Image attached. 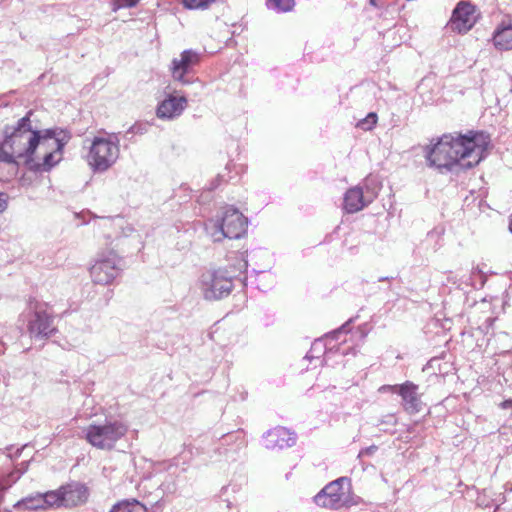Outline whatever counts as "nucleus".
Wrapping results in <instances>:
<instances>
[{
    "instance_id": "f257e3e1",
    "label": "nucleus",
    "mask_w": 512,
    "mask_h": 512,
    "mask_svg": "<svg viewBox=\"0 0 512 512\" xmlns=\"http://www.w3.org/2000/svg\"><path fill=\"white\" fill-rule=\"evenodd\" d=\"M488 145L489 137L483 132L445 134L427 148L426 161L441 173L452 172L457 167L470 169L484 159Z\"/></svg>"
},
{
    "instance_id": "f03ea898",
    "label": "nucleus",
    "mask_w": 512,
    "mask_h": 512,
    "mask_svg": "<svg viewBox=\"0 0 512 512\" xmlns=\"http://www.w3.org/2000/svg\"><path fill=\"white\" fill-rule=\"evenodd\" d=\"M70 136L59 128L44 129V132H34L28 138L27 148L21 155L25 156V161H33L37 148L45 149V154L41 163L35 164L37 171H50L63 158V150L68 143Z\"/></svg>"
},
{
    "instance_id": "7ed1b4c3",
    "label": "nucleus",
    "mask_w": 512,
    "mask_h": 512,
    "mask_svg": "<svg viewBox=\"0 0 512 512\" xmlns=\"http://www.w3.org/2000/svg\"><path fill=\"white\" fill-rule=\"evenodd\" d=\"M248 219L236 208L228 206L222 216L216 221H210L207 225L210 236L214 242H220L224 238L240 239L246 234Z\"/></svg>"
},
{
    "instance_id": "20e7f679",
    "label": "nucleus",
    "mask_w": 512,
    "mask_h": 512,
    "mask_svg": "<svg viewBox=\"0 0 512 512\" xmlns=\"http://www.w3.org/2000/svg\"><path fill=\"white\" fill-rule=\"evenodd\" d=\"M119 139L94 137L87 154V162L94 173H103L111 168L119 158Z\"/></svg>"
},
{
    "instance_id": "39448f33",
    "label": "nucleus",
    "mask_w": 512,
    "mask_h": 512,
    "mask_svg": "<svg viewBox=\"0 0 512 512\" xmlns=\"http://www.w3.org/2000/svg\"><path fill=\"white\" fill-rule=\"evenodd\" d=\"M128 432V425L121 420L106 419L102 424H90L86 429V440L94 447L111 450Z\"/></svg>"
},
{
    "instance_id": "423d86ee",
    "label": "nucleus",
    "mask_w": 512,
    "mask_h": 512,
    "mask_svg": "<svg viewBox=\"0 0 512 512\" xmlns=\"http://www.w3.org/2000/svg\"><path fill=\"white\" fill-rule=\"evenodd\" d=\"M233 273L219 268L203 272L199 278V289L205 300H220L230 295L233 289Z\"/></svg>"
},
{
    "instance_id": "0eeeda50",
    "label": "nucleus",
    "mask_w": 512,
    "mask_h": 512,
    "mask_svg": "<svg viewBox=\"0 0 512 512\" xmlns=\"http://www.w3.org/2000/svg\"><path fill=\"white\" fill-rule=\"evenodd\" d=\"M202 54L193 49H186L181 52L179 58H174L171 62L170 71L175 81L182 85H192L195 88L194 95L197 96L204 88V84L197 78L190 75L194 72L196 66L201 62Z\"/></svg>"
},
{
    "instance_id": "6e6552de",
    "label": "nucleus",
    "mask_w": 512,
    "mask_h": 512,
    "mask_svg": "<svg viewBox=\"0 0 512 512\" xmlns=\"http://www.w3.org/2000/svg\"><path fill=\"white\" fill-rule=\"evenodd\" d=\"M28 309L27 330L31 339L46 340L57 332L54 317L47 312L45 303L30 299Z\"/></svg>"
},
{
    "instance_id": "1a4fd4ad",
    "label": "nucleus",
    "mask_w": 512,
    "mask_h": 512,
    "mask_svg": "<svg viewBox=\"0 0 512 512\" xmlns=\"http://www.w3.org/2000/svg\"><path fill=\"white\" fill-rule=\"evenodd\" d=\"M33 114V110H29L15 125H6L4 128V145L13 150L17 158L24 160L25 156L21 154L27 148L29 136L33 135L34 132H44V130L32 126L31 117Z\"/></svg>"
},
{
    "instance_id": "9d476101",
    "label": "nucleus",
    "mask_w": 512,
    "mask_h": 512,
    "mask_svg": "<svg viewBox=\"0 0 512 512\" xmlns=\"http://www.w3.org/2000/svg\"><path fill=\"white\" fill-rule=\"evenodd\" d=\"M122 259L114 252H103L98 255L90 268L92 280L101 285L110 284L121 271Z\"/></svg>"
},
{
    "instance_id": "9b49d317",
    "label": "nucleus",
    "mask_w": 512,
    "mask_h": 512,
    "mask_svg": "<svg viewBox=\"0 0 512 512\" xmlns=\"http://www.w3.org/2000/svg\"><path fill=\"white\" fill-rule=\"evenodd\" d=\"M377 193L375 188H370L368 182L363 186L352 187L344 194L343 209L350 214L359 212L373 202Z\"/></svg>"
},
{
    "instance_id": "f8f14e48",
    "label": "nucleus",
    "mask_w": 512,
    "mask_h": 512,
    "mask_svg": "<svg viewBox=\"0 0 512 512\" xmlns=\"http://www.w3.org/2000/svg\"><path fill=\"white\" fill-rule=\"evenodd\" d=\"M348 477H340L328 483L313 498L315 504L319 507L338 509L343 504V485L349 484Z\"/></svg>"
},
{
    "instance_id": "ddd939ff",
    "label": "nucleus",
    "mask_w": 512,
    "mask_h": 512,
    "mask_svg": "<svg viewBox=\"0 0 512 512\" xmlns=\"http://www.w3.org/2000/svg\"><path fill=\"white\" fill-rule=\"evenodd\" d=\"M477 8L468 0L459 1L450 18L451 29L458 33H467L476 23Z\"/></svg>"
},
{
    "instance_id": "4468645a",
    "label": "nucleus",
    "mask_w": 512,
    "mask_h": 512,
    "mask_svg": "<svg viewBox=\"0 0 512 512\" xmlns=\"http://www.w3.org/2000/svg\"><path fill=\"white\" fill-rule=\"evenodd\" d=\"M263 442L268 450H283L296 444L297 434L286 427L277 426L264 433Z\"/></svg>"
},
{
    "instance_id": "2eb2a0df",
    "label": "nucleus",
    "mask_w": 512,
    "mask_h": 512,
    "mask_svg": "<svg viewBox=\"0 0 512 512\" xmlns=\"http://www.w3.org/2000/svg\"><path fill=\"white\" fill-rule=\"evenodd\" d=\"M419 386L411 381L400 384L398 395L402 398V406L409 414H416L422 410V401L418 392Z\"/></svg>"
},
{
    "instance_id": "dca6fc26",
    "label": "nucleus",
    "mask_w": 512,
    "mask_h": 512,
    "mask_svg": "<svg viewBox=\"0 0 512 512\" xmlns=\"http://www.w3.org/2000/svg\"><path fill=\"white\" fill-rule=\"evenodd\" d=\"M63 506L75 507L84 502L88 498V490L86 486L79 482H72L61 486Z\"/></svg>"
},
{
    "instance_id": "f3484780",
    "label": "nucleus",
    "mask_w": 512,
    "mask_h": 512,
    "mask_svg": "<svg viewBox=\"0 0 512 512\" xmlns=\"http://www.w3.org/2000/svg\"><path fill=\"white\" fill-rule=\"evenodd\" d=\"M187 99L185 96H169L157 107V116L161 119H172L179 116L185 109Z\"/></svg>"
},
{
    "instance_id": "a211bd4d",
    "label": "nucleus",
    "mask_w": 512,
    "mask_h": 512,
    "mask_svg": "<svg viewBox=\"0 0 512 512\" xmlns=\"http://www.w3.org/2000/svg\"><path fill=\"white\" fill-rule=\"evenodd\" d=\"M493 42L499 50L512 49V25H501L493 34Z\"/></svg>"
},
{
    "instance_id": "6ab92c4d",
    "label": "nucleus",
    "mask_w": 512,
    "mask_h": 512,
    "mask_svg": "<svg viewBox=\"0 0 512 512\" xmlns=\"http://www.w3.org/2000/svg\"><path fill=\"white\" fill-rule=\"evenodd\" d=\"M229 265L225 268L228 273H233V278L247 272L248 260L247 252H236L229 256Z\"/></svg>"
},
{
    "instance_id": "aec40b11",
    "label": "nucleus",
    "mask_w": 512,
    "mask_h": 512,
    "mask_svg": "<svg viewBox=\"0 0 512 512\" xmlns=\"http://www.w3.org/2000/svg\"><path fill=\"white\" fill-rule=\"evenodd\" d=\"M14 508L18 511H36L44 510L42 493L28 495L27 497L19 500Z\"/></svg>"
},
{
    "instance_id": "412c9836",
    "label": "nucleus",
    "mask_w": 512,
    "mask_h": 512,
    "mask_svg": "<svg viewBox=\"0 0 512 512\" xmlns=\"http://www.w3.org/2000/svg\"><path fill=\"white\" fill-rule=\"evenodd\" d=\"M109 512H147V508L140 501L131 498L119 501Z\"/></svg>"
},
{
    "instance_id": "4be33fe9",
    "label": "nucleus",
    "mask_w": 512,
    "mask_h": 512,
    "mask_svg": "<svg viewBox=\"0 0 512 512\" xmlns=\"http://www.w3.org/2000/svg\"><path fill=\"white\" fill-rule=\"evenodd\" d=\"M44 510L63 506L62 489L42 493Z\"/></svg>"
},
{
    "instance_id": "5701e85b",
    "label": "nucleus",
    "mask_w": 512,
    "mask_h": 512,
    "mask_svg": "<svg viewBox=\"0 0 512 512\" xmlns=\"http://www.w3.org/2000/svg\"><path fill=\"white\" fill-rule=\"evenodd\" d=\"M294 6L295 0H266L267 9L278 14L292 11Z\"/></svg>"
},
{
    "instance_id": "b1692460",
    "label": "nucleus",
    "mask_w": 512,
    "mask_h": 512,
    "mask_svg": "<svg viewBox=\"0 0 512 512\" xmlns=\"http://www.w3.org/2000/svg\"><path fill=\"white\" fill-rule=\"evenodd\" d=\"M257 275V287L261 291L269 290L275 283V276L270 271H256L252 270Z\"/></svg>"
},
{
    "instance_id": "393cba45",
    "label": "nucleus",
    "mask_w": 512,
    "mask_h": 512,
    "mask_svg": "<svg viewBox=\"0 0 512 512\" xmlns=\"http://www.w3.org/2000/svg\"><path fill=\"white\" fill-rule=\"evenodd\" d=\"M332 350V347L329 348V351ZM328 349L326 348L325 343L321 339H316L310 348V351L306 354V358L308 360L319 358L321 354H327Z\"/></svg>"
},
{
    "instance_id": "a878e982",
    "label": "nucleus",
    "mask_w": 512,
    "mask_h": 512,
    "mask_svg": "<svg viewBox=\"0 0 512 512\" xmlns=\"http://www.w3.org/2000/svg\"><path fill=\"white\" fill-rule=\"evenodd\" d=\"M378 116L375 112H370L367 116L357 122V127L364 131L372 130L377 124Z\"/></svg>"
},
{
    "instance_id": "bb28decb",
    "label": "nucleus",
    "mask_w": 512,
    "mask_h": 512,
    "mask_svg": "<svg viewBox=\"0 0 512 512\" xmlns=\"http://www.w3.org/2000/svg\"><path fill=\"white\" fill-rule=\"evenodd\" d=\"M7 146L4 145V141L0 143V161L7 163V164H17L16 162V154L11 151H7L5 148Z\"/></svg>"
},
{
    "instance_id": "cd10ccee",
    "label": "nucleus",
    "mask_w": 512,
    "mask_h": 512,
    "mask_svg": "<svg viewBox=\"0 0 512 512\" xmlns=\"http://www.w3.org/2000/svg\"><path fill=\"white\" fill-rule=\"evenodd\" d=\"M215 0H182L184 7L188 9H206Z\"/></svg>"
},
{
    "instance_id": "c85d7f7f",
    "label": "nucleus",
    "mask_w": 512,
    "mask_h": 512,
    "mask_svg": "<svg viewBox=\"0 0 512 512\" xmlns=\"http://www.w3.org/2000/svg\"><path fill=\"white\" fill-rule=\"evenodd\" d=\"M114 8L113 10L116 11L120 8H131L136 6L140 0H114Z\"/></svg>"
},
{
    "instance_id": "c756f323",
    "label": "nucleus",
    "mask_w": 512,
    "mask_h": 512,
    "mask_svg": "<svg viewBox=\"0 0 512 512\" xmlns=\"http://www.w3.org/2000/svg\"><path fill=\"white\" fill-rule=\"evenodd\" d=\"M352 322V319H349L346 323H344L340 328H338L337 330L331 332L329 335H327L326 337L329 338V337H332L333 339H337V336L341 333H347L348 332V327L350 325V323Z\"/></svg>"
},
{
    "instance_id": "7c9ffc66",
    "label": "nucleus",
    "mask_w": 512,
    "mask_h": 512,
    "mask_svg": "<svg viewBox=\"0 0 512 512\" xmlns=\"http://www.w3.org/2000/svg\"><path fill=\"white\" fill-rule=\"evenodd\" d=\"M400 384L396 385H383L379 388L380 392H391V393H399Z\"/></svg>"
},
{
    "instance_id": "2f4dec72",
    "label": "nucleus",
    "mask_w": 512,
    "mask_h": 512,
    "mask_svg": "<svg viewBox=\"0 0 512 512\" xmlns=\"http://www.w3.org/2000/svg\"><path fill=\"white\" fill-rule=\"evenodd\" d=\"M378 449V447L376 445H371L369 447H366V448H363L360 450L359 452V457H362V456H370L372 455L374 452H376Z\"/></svg>"
},
{
    "instance_id": "473e14b6",
    "label": "nucleus",
    "mask_w": 512,
    "mask_h": 512,
    "mask_svg": "<svg viewBox=\"0 0 512 512\" xmlns=\"http://www.w3.org/2000/svg\"><path fill=\"white\" fill-rule=\"evenodd\" d=\"M8 206V196L5 193H0V213H3Z\"/></svg>"
},
{
    "instance_id": "72a5a7b5",
    "label": "nucleus",
    "mask_w": 512,
    "mask_h": 512,
    "mask_svg": "<svg viewBox=\"0 0 512 512\" xmlns=\"http://www.w3.org/2000/svg\"><path fill=\"white\" fill-rule=\"evenodd\" d=\"M135 133H142V129L136 125H133L131 126L127 131H126V136L128 134H135Z\"/></svg>"
},
{
    "instance_id": "f704fd0d",
    "label": "nucleus",
    "mask_w": 512,
    "mask_h": 512,
    "mask_svg": "<svg viewBox=\"0 0 512 512\" xmlns=\"http://www.w3.org/2000/svg\"><path fill=\"white\" fill-rule=\"evenodd\" d=\"M21 466H22V468L17 470V472H18L17 478H20L21 475H23L26 472L27 466H28V462H22Z\"/></svg>"
},
{
    "instance_id": "c9c22d12",
    "label": "nucleus",
    "mask_w": 512,
    "mask_h": 512,
    "mask_svg": "<svg viewBox=\"0 0 512 512\" xmlns=\"http://www.w3.org/2000/svg\"><path fill=\"white\" fill-rule=\"evenodd\" d=\"M500 407L502 409H511L512 408V399H508V400L503 401L500 404Z\"/></svg>"
},
{
    "instance_id": "e433bc0d",
    "label": "nucleus",
    "mask_w": 512,
    "mask_h": 512,
    "mask_svg": "<svg viewBox=\"0 0 512 512\" xmlns=\"http://www.w3.org/2000/svg\"><path fill=\"white\" fill-rule=\"evenodd\" d=\"M495 321H496V318H488L485 321V324L487 325V328L492 327Z\"/></svg>"
},
{
    "instance_id": "4c0bfd02",
    "label": "nucleus",
    "mask_w": 512,
    "mask_h": 512,
    "mask_svg": "<svg viewBox=\"0 0 512 512\" xmlns=\"http://www.w3.org/2000/svg\"><path fill=\"white\" fill-rule=\"evenodd\" d=\"M393 279H394V277H393V276H390V277H389V276H386V277H380V278L378 279V281H379V282H382V281H390V280H393Z\"/></svg>"
},
{
    "instance_id": "58836bf2",
    "label": "nucleus",
    "mask_w": 512,
    "mask_h": 512,
    "mask_svg": "<svg viewBox=\"0 0 512 512\" xmlns=\"http://www.w3.org/2000/svg\"><path fill=\"white\" fill-rule=\"evenodd\" d=\"M5 97V95H0V107L1 106H8V103L7 102H2L3 98Z\"/></svg>"
},
{
    "instance_id": "ea45409f",
    "label": "nucleus",
    "mask_w": 512,
    "mask_h": 512,
    "mask_svg": "<svg viewBox=\"0 0 512 512\" xmlns=\"http://www.w3.org/2000/svg\"><path fill=\"white\" fill-rule=\"evenodd\" d=\"M509 231L512 233V215L509 221Z\"/></svg>"
},
{
    "instance_id": "a19ab883",
    "label": "nucleus",
    "mask_w": 512,
    "mask_h": 512,
    "mask_svg": "<svg viewBox=\"0 0 512 512\" xmlns=\"http://www.w3.org/2000/svg\"><path fill=\"white\" fill-rule=\"evenodd\" d=\"M216 188H217V184L212 183L209 189H210V190H213V189H216Z\"/></svg>"
},
{
    "instance_id": "79ce46f5",
    "label": "nucleus",
    "mask_w": 512,
    "mask_h": 512,
    "mask_svg": "<svg viewBox=\"0 0 512 512\" xmlns=\"http://www.w3.org/2000/svg\"><path fill=\"white\" fill-rule=\"evenodd\" d=\"M228 490V487L227 486H223L222 489H221V493H224Z\"/></svg>"
},
{
    "instance_id": "37998d69",
    "label": "nucleus",
    "mask_w": 512,
    "mask_h": 512,
    "mask_svg": "<svg viewBox=\"0 0 512 512\" xmlns=\"http://www.w3.org/2000/svg\"><path fill=\"white\" fill-rule=\"evenodd\" d=\"M370 4L375 5V0H369Z\"/></svg>"
}]
</instances>
